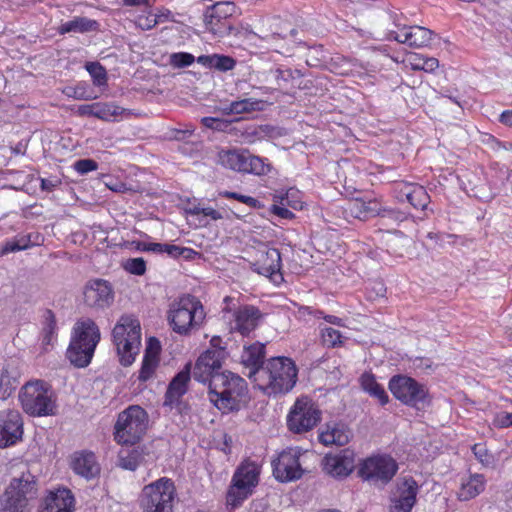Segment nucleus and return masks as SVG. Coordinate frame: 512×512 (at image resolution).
<instances>
[{"mask_svg": "<svg viewBox=\"0 0 512 512\" xmlns=\"http://www.w3.org/2000/svg\"><path fill=\"white\" fill-rule=\"evenodd\" d=\"M297 373L296 365L290 358L273 357L247 376L259 389L269 394H277L286 393L295 386Z\"/></svg>", "mask_w": 512, "mask_h": 512, "instance_id": "1", "label": "nucleus"}, {"mask_svg": "<svg viewBox=\"0 0 512 512\" xmlns=\"http://www.w3.org/2000/svg\"><path fill=\"white\" fill-rule=\"evenodd\" d=\"M100 341V330L90 318L79 319L73 327L66 355L70 363L78 368L88 366Z\"/></svg>", "mask_w": 512, "mask_h": 512, "instance_id": "2", "label": "nucleus"}, {"mask_svg": "<svg viewBox=\"0 0 512 512\" xmlns=\"http://www.w3.org/2000/svg\"><path fill=\"white\" fill-rule=\"evenodd\" d=\"M246 392V381L231 372L216 375L209 383L210 401L225 413L239 410Z\"/></svg>", "mask_w": 512, "mask_h": 512, "instance_id": "3", "label": "nucleus"}, {"mask_svg": "<svg viewBox=\"0 0 512 512\" xmlns=\"http://www.w3.org/2000/svg\"><path fill=\"white\" fill-rule=\"evenodd\" d=\"M167 319L172 330L188 335L198 329L205 319L201 302L192 295H183L169 305Z\"/></svg>", "mask_w": 512, "mask_h": 512, "instance_id": "4", "label": "nucleus"}, {"mask_svg": "<svg viewBox=\"0 0 512 512\" xmlns=\"http://www.w3.org/2000/svg\"><path fill=\"white\" fill-rule=\"evenodd\" d=\"M35 476L25 469L19 476L12 478L1 498L0 512H25L29 502L37 496Z\"/></svg>", "mask_w": 512, "mask_h": 512, "instance_id": "5", "label": "nucleus"}, {"mask_svg": "<svg viewBox=\"0 0 512 512\" xmlns=\"http://www.w3.org/2000/svg\"><path fill=\"white\" fill-rule=\"evenodd\" d=\"M112 334L121 364L124 366L131 365L141 345L139 321L131 316H122L115 325Z\"/></svg>", "mask_w": 512, "mask_h": 512, "instance_id": "6", "label": "nucleus"}, {"mask_svg": "<svg viewBox=\"0 0 512 512\" xmlns=\"http://www.w3.org/2000/svg\"><path fill=\"white\" fill-rule=\"evenodd\" d=\"M148 423L146 411L138 405L129 406L118 415L114 438L122 445H134L145 433Z\"/></svg>", "mask_w": 512, "mask_h": 512, "instance_id": "7", "label": "nucleus"}, {"mask_svg": "<svg viewBox=\"0 0 512 512\" xmlns=\"http://www.w3.org/2000/svg\"><path fill=\"white\" fill-rule=\"evenodd\" d=\"M389 390L404 405L418 411L425 410L431 403L425 385L405 375H395L389 381Z\"/></svg>", "mask_w": 512, "mask_h": 512, "instance_id": "8", "label": "nucleus"}, {"mask_svg": "<svg viewBox=\"0 0 512 512\" xmlns=\"http://www.w3.org/2000/svg\"><path fill=\"white\" fill-rule=\"evenodd\" d=\"M23 410L32 416H47L55 414V401L52 392L42 381L26 383L19 393Z\"/></svg>", "mask_w": 512, "mask_h": 512, "instance_id": "9", "label": "nucleus"}, {"mask_svg": "<svg viewBox=\"0 0 512 512\" xmlns=\"http://www.w3.org/2000/svg\"><path fill=\"white\" fill-rule=\"evenodd\" d=\"M174 498V483L163 477L143 488L141 507L143 512H172Z\"/></svg>", "mask_w": 512, "mask_h": 512, "instance_id": "10", "label": "nucleus"}, {"mask_svg": "<svg viewBox=\"0 0 512 512\" xmlns=\"http://www.w3.org/2000/svg\"><path fill=\"white\" fill-rule=\"evenodd\" d=\"M217 162L224 168L255 175L267 174L271 167L263 158L250 154L247 150H220Z\"/></svg>", "mask_w": 512, "mask_h": 512, "instance_id": "11", "label": "nucleus"}, {"mask_svg": "<svg viewBox=\"0 0 512 512\" xmlns=\"http://www.w3.org/2000/svg\"><path fill=\"white\" fill-rule=\"evenodd\" d=\"M259 470L255 464H242L235 472L232 485L227 493V503L232 507L239 506L258 483Z\"/></svg>", "mask_w": 512, "mask_h": 512, "instance_id": "12", "label": "nucleus"}, {"mask_svg": "<svg viewBox=\"0 0 512 512\" xmlns=\"http://www.w3.org/2000/svg\"><path fill=\"white\" fill-rule=\"evenodd\" d=\"M398 470L396 461L389 456H372L365 459L360 468L359 475L364 480L375 485L388 483Z\"/></svg>", "mask_w": 512, "mask_h": 512, "instance_id": "13", "label": "nucleus"}, {"mask_svg": "<svg viewBox=\"0 0 512 512\" xmlns=\"http://www.w3.org/2000/svg\"><path fill=\"white\" fill-rule=\"evenodd\" d=\"M235 9L232 2H217L208 7L204 14L206 29L220 38L232 35L235 26L228 21V18L235 13Z\"/></svg>", "mask_w": 512, "mask_h": 512, "instance_id": "14", "label": "nucleus"}, {"mask_svg": "<svg viewBox=\"0 0 512 512\" xmlns=\"http://www.w3.org/2000/svg\"><path fill=\"white\" fill-rule=\"evenodd\" d=\"M320 420V411L308 398L297 399L291 408L287 425L294 433H303L313 429Z\"/></svg>", "mask_w": 512, "mask_h": 512, "instance_id": "15", "label": "nucleus"}, {"mask_svg": "<svg viewBox=\"0 0 512 512\" xmlns=\"http://www.w3.org/2000/svg\"><path fill=\"white\" fill-rule=\"evenodd\" d=\"M300 453L294 449L282 451L272 462L273 474L281 482L294 481L303 475L304 469L300 463Z\"/></svg>", "mask_w": 512, "mask_h": 512, "instance_id": "16", "label": "nucleus"}, {"mask_svg": "<svg viewBox=\"0 0 512 512\" xmlns=\"http://www.w3.org/2000/svg\"><path fill=\"white\" fill-rule=\"evenodd\" d=\"M23 420L19 411H0V448L16 445L22 440Z\"/></svg>", "mask_w": 512, "mask_h": 512, "instance_id": "17", "label": "nucleus"}, {"mask_svg": "<svg viewBox=\"0 0 512 512\" xmlns=\"http://www.w3.org/2000/svg\"><path fill=\"white\" fill-rule=\"evenodd\" d=\"M251 268L258 274L269 277L275 282L277 281L276 277L282 279V275L280 274V252L276 248H269L266 245H261L256 250V259L251 263Z\"/></svg>", "mask_w": 512, "mask_h": 512, "instance_id": "18", "label": "nucleus"}, {"mask_svg": "<svg viewBox=\"0 0 512 512\" xmlns=\"http://www.w3.org/2000/svg\"><path fill=\"white\" fill-rule=\"evenodd\" d=\"M346 212L359 220H367L376 215H381L382 218H390L396 221H402L404 219V214L400 211L381 210L376 200L364 201L362 199H355L348 204Z\"/></svg>", "mask_w": 512, "mask_h": 512, "instance_id": "19", "label": "nucleus"}, {"mask_svg": "<svg viewBox=\"0 0 512 512\" xmlns=\"http://www.w3.org/2000/svg\"><path fill=\"white\" fill-rule=\"evenodd\" d=\"M221 352L217 350H206L197 359L193 377L202 383H210L216 375H222Z\"/></svg>", "mask_w": 512, "mask_h": 512, "instance_id": "20", "label": "nucleus"}, {"mask_svg": "<svg viewBox=\"0 0 512 512\" xmlns=\"http://www.w3.org/2000/svg\"><path fill=\"white\" fill-rule=\"evenodd\" d=\"M114 294L109 282L97 279L90 281L84 290V302L92 308L103 309L112 304Z\"/></svg>", "mask_w": 512, "mask_h": 512, "instance_id": "21", "label": "nucleus"}, {"mask_svg": "<svg viewBox=\"0 0 512 512\" xmlns=\"http://www.w3.org/2000/svg\"><path fill=\"white\" fill-rule=\"evenodd\" d=\"M355 464L354 453L349 449L342 450L336 455H326L323 459V469L334 477L349 475Z\"/></svg>", "mask_w": 512, "mask_h": 512, "instance_id": "22", "label": "nucleus"}, {"mask_svg": "<svg viewBox=\"0 0 512 512\" xmlns=\"http://www.w3.org/2000/svg\"><path fill=\"white\" fill-rule=\"evenodd\" d=\"M404 38H401L399 32L390 31L388 39L395 40L399 43L407 44L410 47H423L430 43L433 32L422 26H403Z\"/></svg>", "mask_w": 512, "mask_h": 512, "instance_id": "23", "label": "nucleus"}, {"mask_svg": "<svg viewBox=\"0 0 512 512\" xmlns=\"http://www.w3.org/2000/svg\"><path fill=\"white\" fill-rule=\"evenodd\" d=\"M260 318L261 313L258 308L250 305L242 306L234 312L235 325L232 330L247 336L258 326Z\"/></svg>", "mask_w": 512, "mask_h": 512, "instance_id": "24", "label": "nucleus"}, {"mask_svg": "<svg viewBox=\"0 0 512 512\" xmlns=\"http://www.w3.org/2000/svg\"><path fill=\"white\" fill-rule=\"evenodd\" d=\"M189 380L190 364H187L170 382L165 394L164 406L173 407L180 402L181 397L187 392Z\"/></svg>", "mask_w": 512, "mask_h": 512, "instance_id": "25", "label": "nucleus"}, {"mask_svg": "<svg viewBox=\"0 0 512 512\" xmlns=\"http://www.w3.org/2000/svg\"><path fill=\"white\" fill-rule=\"evenodd\" d=\"M71 467L76 474L86 479H92L100 473V466L95 455L91 452L74 453L71 459Z\"/></svg>", "mask_w": 512, "mask_h": 512, "instance_id": "26", "label": "nucleus"}, {"mask_svg": "<svg viewBox=\"0 0 512 512\" xmlns=\"http://www.w3.org/2000/svg\"><path fill=\"white\" fill-rule=\"evenodd\" d=\"M124 109L113 103H93L81 105L78 108V113L81 116H92L103 121H113L116 117L121 115Z\"/></svg>", "mask_w": 512, "mask_h": 512, "instance_id": "27", "label": "nucleus"}, {"mask_svg": "<svg viewBox=\"0 0 512 512\" xmlns=\"http://www.w3.org/2000/svg\"><path fill=\"white\" fill-rule=\"evenodd\" d=\"M160 342L150 338L145 350L142 367L139 373L141 381H147L152 377L159 363Z\"/></svg>", "mask_w": 512, "mask_h": 512, "instance_id": "28", "label": "nucleus"}, {"mask_svg": "<svg viewBox=\"0 0 512 512\" xmlns=\"http://www.w3.org/2000/svg\"><path fill=\"white\" fill-rule=\"evenodd\" d=\"M399 497L394 508L399 512H410L416 502L418 485L413 478L404 479L399 485Z\"/></svg>", "mask_w": 512, "mask_h": 512, "instance_id": "29", "label": "nucleus"}, {"mask_svg": "<svg viewBox=\"0 0 512 512\" xmlns=\"http://www.w3.org/2000/svg\"><path fill=\"white\" fill-rule=\"evenodd\" d=\"M41 325V347L44 352H48L57 337V321L52 310L46 309L43 312Z\"/></svg>", "mask_w": 512, "mask_h": 512, "instance_id": "30", "label": "nucleus"}, {"mask_svg": "<svg viewBox=\"0 0 512 512\" xmlns=\"http://www.w3.org/2000/svg\"><path fill=\"white\" fill-rule=\"evenodd\" d=\"M400 194V200H403L404 197L416 209L425 210L430 202V196L421 185L405 184Z\"/></svg>", "mask_w": 512, "mask_h": 512, "instance_id": "31", "label": "nucleus"}, {"mask_svg": "<svg viewBox=\"0 0 512 512\" xmlns=\"http://www.w3.org/2000/svg\"><path fill=\"white\" fill-rule=\"evenodd\" d=\"M264 357V344L256 342L244 348L241 355V362L245 367L250 369L249 372H253L266 363L263 361Z\"/></svg>", "mask_w": 512, "mask_h": 512, "instance_id": "32", "label": "nucleus"}, {"mask_svg": "<svg viewBox=\"0 0 512 512\" xmlns=\"http://www.w3.org/2000/svg\"><path fill=\"white\" fill-rule=\"evenodd\" d=\"M99 23L96 20L87 17H74L72 20L62 23L58 27V32L61 35L67 33H87L97 31Z\"/></svg>", "mask_w": 512, "mask_h": 512, "instance_id": "33", "label": "nucleus"}, {"mask_svg": "<svg viewBox=\"0 0 512 512\" xmlns=\"http://www.w3.org/2000/svg\"><path fill=\"white\" fill-rule=\"evenodd\" d=\"M359 381L361 388L371 397L376 398L381 405L388 403V394L386 393L384 387L377 382L376 377L372 373H363Z\"/></svg>", "mask_w": 512, "mask_h": 512, "instance_id": "34", "label": "nucleus"}, {"mask_svg": "<svg viewBox=\"0 0 512 512\" xmlns=\"http://www.w3.org/2000/svg\"><path fill=\"white\" fill-rule=\"evenodd\" d=\"M485 478L481 474H474L462 483L459 491V499L462 501L470 500L479 495L485 488Z\"/></svg>", "mask_w": 512, "mask_h": 512, "instance_id": "35", "label": "nucleus"}, {"mask_svg": "<svg viewBox=\"0 0 512 512\" xmlns=\"http://www.w3.org/2000/svg\"><path fill=\"white\" fill-rule=\"evenodd\" d=\"M351 438V432L345 426H335L331 430L322 432L319 435V440L324 445H346Z\"/></svg>", "mask_w": 512, "mask_h": 512, "instance_id": "36", "label": "nucleus"}, {"mask_svg": "<svg viewBox=\"0 0 512 512\" xmlns=\"http://www.w3.org/2000/svg\"><path fill=\"white\" fill-rule=\"evenodd\" d=\"M119 466L134 471L143 461V453L139 447H124L118 454Z\"/></svg>", "mask_w": 512, "mask_h": 512, "instance_id": "37", "label": "nucleus"}, {"mask_svg": "<svg viewBox=\"0 0 512 512\" xmlns=\"http://www.w3.org/2000/svg\"><path fill=\"white\" fill-rule=\"evenodd\" d=\"M45 504H52L65 512H72L74 508V497L68 489H58L52 492L45 500Z\"/></svg>", "mask_w": 512, "mask_h": 512, "instance_id": "38", "label": "nucleus"}, {"mask_svg": "<svg viewBox=\"0 0 512 512\" xmlns=\"http://www.w3.org/2000/svg\"><path fill=\"white\" fill-rule=\"evenodd\" d=\"M263 104L264 102L262 100L246 98L231 102L228 106L223 108V112L225 114L249 113L262 110Z\"/></svg>", "mask_w": 512, "mask_h": 512, "instance_id": "39", "label": "nucleus"}, {"mask_svg": "<svg viewBox=\"0 0 512 512\" xmlns=\"http://www.w3.org/2000/svg\"><path fill=\"white\" fill-rule=\"evenodd\" d=\"M302 73L300 70H292V69H281L278 68L275 70V77L277 80V84L279 87H285L289 82H291L292 88H301L300 84H294V82L302 77Z\"/></svg>", "mask_w": 512, "mask_h": 512, "instance_id": "40", "label": "nucleus"}, {"mask_svg": "<svg viewBox=\"0 0 512 512\" xmlns=\"http://www.w3.org/2000/svg\"><path fill=\"white\" fill-rule=\"evenodd\" d=\"M321 338L323 344L330 348L340 346L343 343L341 333L331 327L321 329Z\"/></svg>", "mask_w": 512, "mask_h": 512, "instance_id": "41", "label": "nucleus"}, {"mask_svg": "<svg viewBox=\"0 0 512 512\" xmlns=\"http://www.w3.org/2000/svg\"><path fill=\"white\" fill-rule=\"evenodd\" d=\"M472 452L476 459L485 467H493L495 465L494 456L488 451L485 445L475 444L472 446Z\"/></svg>", "mask_w": 512, "mask_h": 512, "instance_id": "42", "label": "nucleus"}, {"mask_svg": "<svg viewBox=\"0 0 512 512\" xmlns=\"http://www.w3.org/2000/svg\"><path fill=\"white\" fill-rule=\"evenodd\" d=\"M86 69L93 78V82L97 86H102L106 84V71L105 69L97 62L87 63Z\"/></svg>", "mask_w": 512, "mask_h": 512, "instance_id": "43", "label": "nucleus"}, {"mask_svg": "<svg viewBox=\"0 0 512 512\" xmlns=\"http://www.w3.org/2000/svg\"><path fill=\"white\" fill-rule=\"evenodd\" d=\"M195 61V57L186 52H178L170 55V64L175 68H184L190 66Z\"/></svg>", "mask_w": 512, "mask_h": 512, "instance_id": "44", "label": "nucleus"}, {"mask_svg": "<svg viewBox=\"0 0 512 512\" xmlns=\"http://www.w3.org/2000/svg\"><path fill=\"white\" fill-rule=\"evenodd\" d=\"M219 196L224 197V198L235 199L243 204H246L247 206H249L251 208H259L260 207L259 201L251 196H246V195H242V194H239L236 192H230V191H220Z\"/></svg>", "mask_w": 512, "mask_h": 512, "instance_id": "45", "label": "nucleus"}, {"mask_svg": "<svg viewBox=\"0 0 512 512\" xmlns=\"http://www.w3.org/2000/svg\"><path fill=\"white\" fill-rule=\"evenodd\" d=\"M124 269L131 274L141 276L146 272V262L141 257L128 259L124 264Z\"/></svg>", "mask_w": 512, "mask_h": 512, "instance_id": "46", "label": "nucleus"}, {"mask_svg": "<svg viewBox=\"0 0 512 512\" xmlns=\"http://www.w3.org/2000/svg\"><path fill=\"white\" fill-rule=\"evenodd\" d=\"M235 65L236 61L232 57L214 54L213 68L219 71H228L232 70Z\"/></svg>", "mask_w": 512, "mask_h": 512, "instance_id": "47", "label": "nucleus"}, {"mask_svg": "<svg viewBox=\"0 0 512 512\" xmlns=\"http://www.w3.org/2000/svg\"><path fill=\"white\" fill-rule=\"evenodd\" d=\"M162 17L167 18V15L149 14L147 16H139L137 19V25L143 30H149L155 27L161 21Z\"/></svg>", "mask_w": 512, "mask_h": 512, "instance_id": "48", "label": "nucleus"}, {"mask_svg": "<svg viewBox=\"0 0 512 512\" xmlns=\"http://www.w3.org/2000/svg\"><path fill=\"white\" fill-rule=\"evenodd\" d=\"M457 236L454 234L448 233H439V232H429L427 234V238L434 241L435 244L439 247H444L446 243L453 244L454 240Z\"/></svg>", "mask_w": 512, "mask_h": 512, "instance_id": "49", "label": "nucleus"}, {"mask_svg": "<svg viewBox=\"0 0 512 512\" xmlns=\"http://www.w3.org/2000/svg\"><path fill=\"white\" fill-rule=\"evenodd\" d=\"M98 168V164L93 159H80L74 163V169L80 174H87Z\"/></svg>", "mask_w": 512, "mask_h": 512, "instance_id": "50", "label": "nucleus"}, {"mask_svg": "<svg viewBox=\"0 0 512 512\" xmlns=\"http://www.w3.org/2000/svg\"><path fill=\"white\" fill-rule=\"evenodd\" d=\"M201 123L210 129L222 131L227 127V123L224 120L214 117H203Z\"/></svg>", "mask_w": 512, "mask_h": 512, "instance_id": "51", "label": "nucleus"}, {"mask_svg": "<svg viewBox=\"0 0 512 512\" xmlns=\"http://www.w3.org/2000/svg\"><path fill=\"white\" fill-rule=\"evenodd\" d=\"M164 253H167L168 255L173 257H179L180 255L189 257V255L193 253V250L189 248H182L172 244H165Z\"/></svg>", "mask_w": 512, "mask_h": 512, "instance_id": "52", "label": "nucleus"}, {"mask_svg": "<svg viewBox=\"0 0 512 512\" xmlns=\"http://www.w3.org/2000/svg\"><path fill=\"white\" fill-rule=\"evenodd\" d=\"M493 424L498 428L512 426V413L503 412L496 415Z\"/></svg>", "mask_w": 512, "mask_h": 512, "instance_id": "53", "label": "nucleus"}, {"mask_svg": "<svg viewBox=\"0 0 512 512\" xmlns=\"http://www.w3.org/2000/svg\"><path fill=\"white\" fill-rule=\"evenodd\" d=\"M406 61L413 70H423L425 57L420 54L412 53L407 56Z\"/></svg>", "mask_w": 512, "mask_h": 512, "instance_id": "54", "label": "nucleus"}, {"mask_svg": "<svg viewBox=\"0 0 512 512\" xmlns=\"http://www.w3.org/2000/svg\"><path fill=\"white\" fill-rule=\"evenodd\" d=\"M193 213L194 214H202L204 216L210 217L213 220H220L223 218L222 214L219 211H217L211 207L195 208Z\"/></svg>", "mask_w": 512, "mask_h": 512, "instance_id": "55", "label": "nucleus"}, {"mask_svg": "<svg viewBox=\"0 0 512 512\" xmlns=\"http://www.w3.org/2000/svg\"><path fill=\"white\" fill-rule=\"evenodd\" d=\"M17 251H21V247L19 246L17 239H15V240L7 242L3 246L2 250H1V254L5 255L8 253L17 252Z\"/></svg>", "mask_w": 512, "mask_h": 512, "instance_id": "56", "label": "nucleus"}, {"mask_svg": "<svg viewBox=\"0 0 512 512\" xmlns=\"http://www.w3.org/2000/svg\"><path fill=\"white\" fill-rule=\"evenodd\" d=\"M235 36H241L244 38H248L250 35L256 36L249 26L240 25L239 27H235V30L232 33Z\"/></svg>", "mask_w": 512, "mask_h": 512, "instance_id": "57", "label": "nucleus"}, {"mask_svg": "<svg viewBox=\"0 0 512 512\" xmlns=\"http://www.w3.org/2000/svg\"><path fill=\"white\" fill-rule=\"evenodd\" d=\"M424 66H423V71H426V72H432L434 71L438 66H439V62L436 58H426L425 57V61H424Z\"/></svg>", "mask_w": 512, "mask_h": 512, "instance_id": "58", "label": "nucleus"}, {"mask_svg": "<svg viewBox=\"0 0 512 512\" xmlns=\"http://www.w3.org/2000/svg\"><path fill=\"white\" fill-rule=\"evenodd\" d=\"M273 212L276 215H278L282 218H285V219H289V218L293 217V213L285 207H280V206L275 205L273 208Z\"/></svg>", "mask_w": 512, "mask_h": 512, "instance_id": "59", "label": "nucleus"}, {"mask_svg": "<svg viewBox=\"0 0 512 512\" xmlns=\"http://www.w3.org/2000/svg\"><path fill=\"white\" fill-rule=\"evenodd\" d=\"M197 62L203 66L213 68L214 54L213 55H201L197 58Z\"/></svg>", "mask_w": 512, "mask_h": 512, "instance_id": "60", "label": "nucleus"}, {"mask_svg": "<svg viewBox=\"0 0 512 512\" xmlns=\"http://www.w3.org/2000/svg\"><path fill=\"white\" fill-rule=\"evenodd\" d=\"M267 128V126L250 127L248 134L260 138L266 133Z\"/></svg>", "mask_w": 512, "mask_h": 512, "instance_id": "61", "label": "nucleus"}, {"mask_svg": "<svg viewBox=\"0 0 512 512\" xmlns=\"http://www.w3.org/2000/svg\"><path fill=\"white\" fill-rule=\"evenodd\" d=\"M299 313L303 316L306 314H313L317 318H324V316H325L322 311H320V310L312 311L310 307L300 308Z\"/></svg>", "mask_w": 512, "mask_h": 512, "instance_id": "62", "label": "nucleus"}, {"mask_svg": "<svg viewBox=\"0 0 512 512\" xmlns=\"http://www.w3.org/2000/svg\"><path fill=\"white\" fill-rule=\"evenodd\" d=\"M499 120H500V122L502 124H505V125H508V126H512V111L511 110L504 111L500 115Z\"/></svg>", "mask_w": 512, "mask_h": 512, "instance_id": "63", "label": "nucleus"}, {"mask_svg": "<svg viewBox=\"0 0 512 512\" xmlns=\"http://www.w3.org/2000/svg\"><path fill=\"white\" fill-rule=\"evenodd\" d=\"M19 246L21 247V250L28 249L31 246V236L26 235L22 236L19 239H17Z\"/></svg>", "mask_w": 512, "mask_h": 512, "instance_id": "64", "label": "nucleus"}]
</instances>
